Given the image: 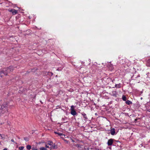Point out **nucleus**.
<instances>
[{"label":"nucleus","mask_w":150,"mask_h":150,"mask_svg":"<svg viewBox=\"0 0 150 150\" xmlns=\"http://www.w3.org/2000/svg\"><path fill=\"white\" fill-rule=\"evenodd\" d=\"M81 114H82V115L83 116L84 118L85 119H88V118L86 116V115L85 113H82Z\"/></svg>","instance_id":"nucleus-11"},{"label":"nucleus","mask_w":150,"mask_h":150,"mask_svg":"<svg viewBox=\"0 0 150 150\" xmlns=\"http://www.w3.org/2000/svg\"><path fill=\"white\" fill-rule=\"evenodd\" d=\"M24 139L25 140V141H28V138H27V137H24Z\"/></svg>","instance_id":"nucleus-23"},{"label":"nucleus","mask_w":150,"mask_h":150,"mask_svg":"<svg viewBox=\"0 0 150 150\" xmlns=\"http://www.w3.org/2000/svg\"><path fill=\"white\" fill-rule=\"evenodd\" d=\"M4 107L5 106L3 105H1V107L0 108V109L1 110H2L4 108Z\"/></svg>","instance_id":"nucleus-22"},{"label":"nucleus","mask_w":150,"mask_h":150,"mask_svg":"<svg viewBox=\"0 0 150 150\" xmlns=\"http://www.w3.org/2000/svg\"><path fill=\"white\" fill-rule=\"evenodd\" d=\"M45 147L46 148H49V146H47V145H46L45 146Z\"/></svg>","instance_id":"nucleus-27"},{"label":"nucleus","mask_w":150,"mask_h":150,"mask_svg":"<svg viewBox=\"0 0 150 150\" xmlns=\"http://www.w3.org/2000/svg\"><path fill=\"white\" fill-rule=\"evenodd\" d=\"M4 69H3L2 70L0 71V76L1 77H2L4 75L6 76L7 75V73L6 71L4 72Z\"/></svg>","instance_id":"nucleus-2"},{"label":"nucleus","mask_w":150,"mask_h":150,"mask_svg":"<svg viewBox=\"0 0 150 150\" xmlns=\"http://www.w3.org/2000/svg\"><path fill=\"white\" fill-rule=\"evenodd\" d=\"M147 65L150 66V59L148 60L147 61Z\"/></svg>","instance_id":"nucleus-18"},{"label":"nucleus","mask_w":150,"mask_h":150,"mask_svg":"<svg viewBox=\"0 0 150 150\" xmlns=\"http://www.w3.org/2000/svg\"><path fill=\"white\" fill-rule=\"evenodd\" d=\"M71 140L72 142H75V141H74V140H73V139H71Z\"/></svg>","instance_id":"nucleus-26"},{"label":"nucleus","mask_w":150,"mask_h":150,"mask_svg":"<svg viewBox=\"0 0 150 150\" xmlns=\"http://www.w3.org/2000/svg\"><path fill=\"white\" fill-rule=\"evenodd\" d=\"M110 133L112 135H114L115 132V129L114 128H112L110 130Z\"/></svg>","instance_id":"nucleus-9"},{"label":"nucleus","mask_w":150,"mask_h":150,"mask_svg":"<svg viewBox=\"0 0 150 150\" xmlns=\"http://www.w3.org/2000/svg\"><path fill=\"white\" fill-rule=\"evenodd\" d=\"M53 144V143L52 141H49L47 142V144L50 145H52Z\"/></svg>","instance_id":"nucleus-12"},{"label":"nucleus","mask_w":150,"mask_h":150,"mask_svg":"<svg viewBox=\"0 0 150 150\" xmlns=\"http://www.w3.org/2000/svg\"><path fill=\"white\" fill-rule=\"evenodd\" d=\"M71 113L73 116L76 115L77 114V113L75 110H72L71 111Z\"/></svg>","instance_id":"nucleus-6"},{"label":"nucleus","mask_w":150,"mask_h":150,"mask_svg":"<svg viewBox=\"0 0 150 150\" xmlns=\"http://www.w3.org/2000/svg\"><path fill=\"white\" fill-rule=\"evenodd\" d=\"M13 67L10 66L8 67L4 68V70L3 71L4 72L5 71H7V72L9 73L13 71Z\"/></svg>","instance_id":"nucleus-1"},{"label":"nucleus","mask_w":150,"mask_h":150,"mask_svg":"<svg viewBox=\"0 0 150 150\" xmlns=\"http://www.w3.org/2000/svg\"><path fill=\"white\" fill-rule=\"evenodd\" d=\"M32 150H38L37 149H35L34 147H32Z\"/></svg>","instance_id":"nucleus-25"},{"label":"nucleus","mask_w":150,"mask_h":150,"mask_svg":"<svg viewBox=\"0 0 150 150\" xmlns=\"http://www.w3.org/2000/svg\"><path fill=\"white\" fill-rule=\"evenodd\" d=\"M24 148V146H20L19 147V149L20 150H22Z\"/></svg>","instance_id":"nucleus-21"},{"label":"nucleus","mask_w":150,"mask_h":150,"mask_svg":"<svg viewBox=\"0 0 150 150\" xmlns=\"http://www.w3.org/2000/svg\"><path fill=\"white\" fill-rule=\"evenodd\" d=\"M114 139H109L108 142L107 144L108 146L112 145L113 143Z\"/></svg>","instance_id":"nucleus-3"},{"label":"nucleus","mask_w":150,"mask_h":150,"mask_svg":"<svg viewBox=\"0 0 150 150\" xmlns=\"http://www.w3.org/2000/svg\"><path fill=\"white\" fill-rule=\"evenodd\" d=\"M40 150H47V149L44 147H41L40 148Z\"/></svg>","instance_id":"nucleus-17"},{"label":"nucleus","mask_w":150,"mask_h":150,"mask_svg":"<svg viewBox=\"0 0 150 150\" xmlns=\"http://www.w3.org/2000/svg\"><path fill=\"white\" fill-rule=\"evenodd\" d=\"M97 66L95 65H93L91 67V69L92 70H94L95 69H97Z\"/></svg>","instance_id":"nucleus-8"},{"label":"nucleus","mask_w":150,"mask_h":150,"mask_svg":"<svg viewBox=\"0 0 150 150\" xmlns=\"http://www.w3.org/2000/svg\"><path fill=\"white\" fill-rule=\"evenodd\" d=\"M107 66L110 70H112L113 69V65L111 64H108Z\"/></svg>","instance_id":"nucleus-7"},{"label":"nucleus","mask_w":150,"mask_h":150,"mask_svg":"<svg viewBox=\"0 0 150 150\" xmlns=\"http://www.w3.org/2000/svg\"><path fill=\"white\" fill-rule=\"evenodd\" d=\"M40 102H41V103H42V102L41 101H40Z\"/></svg>","instance_id":"nucleus-30"},{"label":"nucleus","mask_w":150,"mask_h":150,"mask_svg":"<svg viewBox=\"0 0 150 150\" xmlns=\"http://www.w3.org/2000/svg\"><path fill=\"white\" fill-rule=\"evenodd\" d=\"M27 149L28 150H30L31 148V146L30 145H28L26 146Z\"/></svg>","instance_id":"nucleus-15"},{"label":"nucleus","mask_w":150,"mask_h":150,"mask_svg":"<svg viewBox=\"0 0 150 150\" xmlns=\"http://www.w3.org/2000/svg\"><path fill=\"white\" fill-rule=\"evenodd\" d=\"M59 70L58 69H57V70Z\"/></svg>","instance_id":"nucleus-32"},{"label":"nucleus","mask_w":150,"mask_h":150,"mask_svg":"<svg viewBox=\"0 0 150 150\" xmlns=\"http://www.w3.org/2000/svg\"><path fill=\"white\" fill-rule=\"evenodd\" d=\"M115 87L118 88H120V84H116L115 86Z\"/></svg>","instance_id":"nucleus-19"},{"label":"nucleus","mask_w":150,"mask_h":150,"mask_svg":"<svg viewBox=\"0 0 150 150\" xmlns=\"http://www.w3.org/2000/svg\"><path fill=\"white\" fill-rule=\"evenodd\" d=\"M9 11L10 12H12L13 15H15L17 13V11L15 9H11V10H9Z\"/></svg>","instance_id":"nucleus-4"},{"label":"nucleus","mask_w":150,"mask_h":150,"mask_svg":"<svg viewBox=\"0 0 150 150\" xmlns=\"http://www.w3.org/2000/svg\"><path fill=\"white\" fill-rule=\"evenodd\" d=\"M54 133H55L56 134H57L59 135L60 136H62V137L65 136L63 134L61 133H60L57 132H54Z\"/></svg>","instance_id":"nucleus-10"},{"label":"nucleus","mask_w":150,"mask_h":150,"mask_svg":"<svg viewBox=\"0 0 150 150\" xmlns=\"http://www.w3.org/2000/svg\"><path fill=\"white\" fill-rule=\"evenodd\" d=\"M57 148V145H55V144L53 145L52 146L50 147V149H56Z\"/></svg>","instance_id":"nucleus-5"},{"label":"nucleus","mask_w":150,"mask_h":150,"mask_svg":"<svg viewBox=\"0 0 150 150\" xmlns=\"http://www.w3.org/2000/svg\"><path fill=\"white\" fill-rule=\"evenodd\" d=\"M126 103L128 105H129L130 104H132V102H131V101H130V100H127L126 102Z\"/></svg>","instance_id":"nucleus-13"},{"label":"nucleus","mask_w":150,"mask_h":150,"mask_svg":"<svg viewBox=\"0 0 150 150\" xmlns=\"http://www.w3.org/2000/svg\"><path fill=\"white\" fill-rule=\"evenodd\" d=\"M11 142H14V140L13 139H11Z\"/></svg>","instance_id":"nucleus-28"},{"label":"nucleus","mask_w":150,"mask_h":150,"mask_svg":"<svg viewBox=\"0 0 150 150\" xmlns=\"http://www.w3.org/2000/svg\"><path fill=\"white\" fill-rule=\"evenodd\" d=\"M74 106L73 105H72L71 106V110H74Z\"/></svg>","instance_id":"nucleus-20"},{"label":"nucleus","mask_w":150,"mask_h":150,"mask_svg":"<svg viewBox=\"0 0 150 150\" xmlns=\"http://www.w3.org/2000/svg\"><path fill=\"white\" fill-rule=\"evenodd\" d=\"M122 99L124 100V101H126V100H127V98H126V96H122Z\"/></svg>","instance_id":"nucleus-16"},{"label":"nucleus","mask_w":150,"mask_h":150,"mask_svg":"<svg viewBox=\"0 0 150 150\" xmlns=\"http://www.w3.org/2000/svg\"><path fill=\"white\" fill-rule=\"evenodd\" d=\"M123 59H122L120 60V63L122 64H124L123 62Z\"/></svg>","instance_id":"nucleus-24"},{"label":"nucleus","mask_w":150,"mask_h":150,"mask_svg":"<svg viewBox=\"0 0 150 150\" xmlns=\"http://www.w3.org/2000/svg\"><path fill=\"white\" fill-rule=\"evenodd\" d=\"M64 141L66 142L67 143H68V141L67 140H64Z\"/></svg>","instance_id":"nucleus-29"},{"label":"nucleus","mask_w":150,"mask_h":150,"mask_svg":"<svg viewBox=\"0 0 150 150\" xmlns=\"http://www.w3.org/2000/svg\"><path fill=\"white\" fill-rule=\"evenodd\" d=\"M82 145L80 144H77L76 145V146H77L78 148H81V146Z\"/></svg>","instance_id":"nucleus-14"},{"label":"nucleus","mask_w":150,"mask_h":150,"mask_svg":"<svg viewBox=\"0 0 150 150\" xmlns=\"http://www.w3.org/2000/svg\"><path fill=\"white\" fill-rule=\"evenodd\" d=\"M6 71V72L7 73V74H8V73L7 72V71Z\"/></svg>","instance_id":"nucleus-31"}]
</instances>
